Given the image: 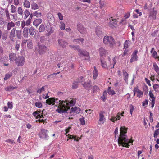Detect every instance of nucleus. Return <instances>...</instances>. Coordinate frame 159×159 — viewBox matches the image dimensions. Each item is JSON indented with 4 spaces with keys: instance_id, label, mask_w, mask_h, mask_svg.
I'll return each mask as SVG.
<instances>
[{
    "instance_id": "nucleus-38",
    "label": "nucleus",
    "mask_w": 159,
    "mask_h": 159,
    "mask_svg": "<svg viewBox=\"0 0 159 159\" xmlns=\"http://www.w3.org/2000/svg\"><path fill=\"white\" fill-rule=\"evenodd\" d=\"M101 65L102 67L106 68L107 67V65L106 61L103 59H101Z\"/></svg>"
},
{
    "instance_id": "nucleus-17",
    "label": "nucleus",
    "mask_w": 159,
    "mask_h": 159,
    "mask_svg": "<svg viewBox=\"0 0 159 159\" xmlns=\"http://www.w3.org/2000/svg\"><path fill=\"white\" fill-rule=\"evenodd\" d=\"M58 42L59 44L62 48H65L68 45V43L62 39H58Z\"/></svg>"
},
{
    "instance_id": "nucleus-58",
    "label": "nucleus",
    "mask_w": 159,
    "mask_h": 159,
    "mask_svg": "<svg viewBox=\"0 0 159 159\" xmlns=\"http://www.w3.org/2000/svg\"><path fill=\"white\" fill-rule=\"evenodd\" d=\"M80 122L81 125H83L85 124V121L84 118H80Z\"/></svg>"
},
{
    "instance_id": "nucleus-35",
    "label": "nucleus",
    "mask_w": 159,
    "mask_h": 159,
    "mask_svg": "<svg viewBox=\"0 0 159 159\" xmlns=\"http://www.w3.org/2000/svg\"><path fill=\"white\" fill-rule=\"evenodd\" d=\"M12 74L11 72L8 73L7 74H6L5 75V77L4 79L5 80H7L8 79L10 78L12 76Z\"/></svg>"
},
{
    "instance_id": "nucleus-2",
    "label": "nucleus",
    "mask_w": 159,
    "mask_h": 159,
    "mask_svg": "<svg viewBox=\"0 0 159 159\" xmlns=\"http://www.w3.org/2000/svg\"><path fill=\"white\" fill-rule=\"evenodd\" d=\"M127 129L125 127H121L120 129V135L118 139V143L119 146L129 148L130 145H132L133 141L128 139L126 134Z\"/></svg>"
},
{
    "instance_id": "nucleus-6",
    "label": "nucleus",
    "mask_w": 159,
    "mask_h": 159,
    "mask_svg": "<svg viewBox=\"0 0 159 159\" xmlns=\"http://www.w3.org/2000/svg\"><path fill=\"white\" fill-rule=\"evenodd\" d=\"M104 111H101L99 113V120L98 122L99 125H102L105 121L106 118L105 117Z\"/></svg>"
},
{
    "instance_id": "nucleus-25",
    "label": "nucleus",
    "mask_w": 159,
    "mask_h": 159,
    "mask_svg": "<svg viewBox=\"0 0 159 159\" xmlns=\"http://www.w3.org/2000/svg\"><path fill=\"white\" fill-rule=\"evenodd\" d=\"M80 112V109L79 108L77 107H72L71 110V112L78 114Z\"/></svg>"
},
{
    "instance_id": "nucleus-52",
    "label": "nucleus",
    "mask_w": 159,
    "mask_h": 159,
    "mask_svg": "<svg viewBox=\"0 0 159 159\" xmlns=\"http://www.w3.org/2000/svg\"><path fill=\"white\" fill-rule=\"evenodd\" d=\"M7 142L8 143L10 144H15V142L13 140L11 139H7L5 141Z\"/></svg>"
},
{
    "instance_id": "nucleus-13",
    "label": "nucleus",
    "mask_w": 159,
    "mask_h": 159,
    "mask_svg": "<svg viewBox=\"0 0 159 159\" xmlns=\"http://www.w3.org/2000/svg\"><path fill=\"white\" fill-rule=\"evenodd\" d=\"M112 17H111V18L107 19V21L109 23V25L111 27L115 26L117 23L116 20L112 19Z\"/></svg>"
},
{
    "instance_id": "nucleus-12",
    "label": "nucleus",
    "mask_w": 159,
    "mask_h": 159,
    "mask_svg": "<svg viewBox=\"0 0 159 159\" xmlns=\"http://www.w3.org/2000/svg\"><path fill=\"white\" fill-rule=\"evenodd\" d=\"M138 52L137 50H135L133 53L131 58L130 60V62L136 61L138 60V57L137 54Z\"/></svg>"
},
{
    "instance_id": "nucleus-48",
    "label": "nucleus",
    "mask_w": 159,
    "mask_h": 159,
    "mask_svg": "<svg viewBox=\"0 0 159 159\" xmlns=\"http://www.w3.org/2000/svg\"><path fill=\"white\" fill-rule=\"evenodd\" d=\"M27 46L28 48L31 49L33 47L32 43L31 41H28L27 42Z\"/></svg>"
},
{
    "instance_id": "nucleus-26",
    "label": "nucleus",
    "mask_w": 159,
    "mask_h": 159,
    "mask_svg": "<svg viewBox=\"0 0 159 159\" xmlns=\"http://www.w3.org/2000/svg\"><path fill=\"white\" fill-rule=\"evenodd\" d=\"M122 72L123 73L124 80H125L126 82H127L128 80V76L129 75L125 70H123Z\"/></svg>"
},
{
    "instance_id": "nucleus-7",
    "label": "nucleus",
    "mask_w": 159,
    "mask_h": 159,
    "mask_svg": "<svg viewBox=\"0 0 159 159\" xmlns=\"http://www.w3.org/2000/svg\"><path fill=\"white\" fill-rule=\"evenodd\" d=\"M25 59L23 56H20L17 58L15 63L18 66H21L25 63Z\"/></svg>"
},
{
    "instance_id": "nucleus-3",
    "label": "nucleus",
    "mask_w": 159,
    "mask_h": 159,
    "mask_svg": "<svg viewBox=\"0 0 159 159\" xmlns=\"http://www.w3.org/2000/svg\"><path fill=\"white\" fill-rule=\"evenodd\" d=\"M103 42L105 45L109 46L111 48H113L116 45L115 40L111 36H105L103 39Z\"/></svg>"
},
{
    "instance_id": "nucleus-54",
    "label": "nucleus",
    "mask_w": 159,
    "mask_h": 159,
    "mask_svg": "<svg viewBox=\"0 0 159 159\" xmlns=\"http://www.w3.org/2000/svg\"><path fill=\"white\" fill-rule=\"evenodd\" d=\"M8 108L10 109H12L13 108V105L12 102H9L7 103Z\"/></svg>"
},
{
    "instance_id": "nucleus-30",
    "label": "nucleus",
    "mask_w": 159,
    "mask_h": 159,
    "mask_svg": "<svg viewBox=\"0 0 159 159\" xmlns=\"http://www.w3.org/2000/svg\"><path fill=\"white\" fill-rule=\"evenodd\" d=\"M17 12L19 15L23 16V11L22 8L21 7H19L17 9Z\"/></svg>"
},
{
    "instance_id": "nucleus-41",
    "label": "nucleus",
    "mask_w": 159,
    "mask_h": 159,
    "mask_svg": "<svg viewBox=\"0 0 159 159\" xmlns=\"http://www.w3.org/2000/svg\"><path fill=\"white\" fill-rule=\"evenodd\" d=\"M35 106L38 108H41L42 107V104L40 102H37L35 103Z\"/></svg>"
},
{
    "instance_id": "nucleus-11",
    "label": "nucleus",
    "mask_w": 159,
    "mask_h": 159,
    "mask_svg": "<svg viewBox=\"0 0 159 159\" xmlns=\"http://www.w3.org/2000/svg\"><path fill=\"white\" fill-rule=\"evenodd\" d=\"M157 13V11L154 10V8L150 10L149 15V17L150 19L152 20H155L156 18Z\"/></svg>"
},
{
    "instance_id": "nucleus-55",
    "label": "nucleus",
    "mask_w": 159,
    "mask_h": 159,
    "mask_svg": "<svg viewBox=\"0 0 159 159\" xmlns=\"http://www.w3.org/2000/svg\"><path fill=\"white\" fill-rule=\"evenodd\" d=\"M71 129V127L70 126H69L68 127H66L65 128V131L66 132L65 135H66V136H67L66 134L69 133L70 130Z\"/></svg>"
},
{
    "instance_id": "nucleus-42",
    "label": "nucleus",
    "mask_w": 159,
    "mask_h": 159,
    "mask_svg": "<svg viewBox=\"0 0 159 159\" xmlns=\"http://www.w3.org/2000/svg\"><path fill=\"white\" fill-rule=\"evenodd\" d=\"M59 26L61 30H64L65 29V25L63 22H61L60 23Z\"/></svg>"
},
{
    "instance_id": "nucleus-15",
    "label": "nucleus",
    "mask_w": 159,
    "mask_h": 159,
    "mask_svg": "<svg viewBox=\"0 0 159 159\" xmlns=\"http://www.w3.org/2000/svg\"><path fill=\"white\" fill-rule=\"evenodd\" d=\"M99 52L101 56L105 57L107 53L106 50L102 47H101L99 49Z\"/></svg>"
},
{
    "instance_id": "nucleus-16",
    "label": "nucleus",
    "mask_w": 159,
    "mask_h": 159,
    "mask_svg": "<svg viewBox=\"0 0 159 159\" xmlns=\"http://www.w3.org/2000/svg\"><path fill=\"white\" fill-rule=\"evenodd\" d=\"M16 29L15 28H13L11 30L10 33V38L13 41L14 38L15 37V31Z\"/></svg>"
},
{
    "instance_id": "nucleus-64",
    "label": "nucleus",
    "mask_w": 159,
    "mask_h": 159,
    "mask_svg": "<svg viewBox=\"0 0 159 159\" xmlns=\"http://www.w3.org/2000/svg\"><path fill=\"white\" fill-rule=\"evenodd\" d=\"M145 80L147 83V84L149 86H151V84H150V81L149 80H148V79L146 78H145Z\"/></svg>"
},
{
    "instance_id": "nucleus-20",
    "label": "nucleus",
    "mask_w": 159,
    "mask_h": 159,
    "mask_svg": "<svg viewBox=\"0 0 159 159\" xmlns=\"http://www.w3.org/2000/svg\"><path fill=\"white\" fill-rule=\"evenodd\" d=\"M135 91L136 92L137 94V96L139 98H140L142 97L143 95V92L141 90H140L139 89L135 88Z\"/></svg>"
},
{
    "instance_id": "nucleus-32",
    "label": "nucleus",
    "mask_w": 159,
    "mask_h": 159,
    "mask_svg": "<svg viewBox=\"0 0 159 159\" xmlns=\"http://www.w3.org/2000/svg\"><path fill=\"white\" fill-rule=\"evenodd\" d=\"M31 8L32 10H35L39 8L38 5L34 2L31 5Z\"/></svg>"
},
{
    "instance_id": "nucleus-36",
    "label": "nucleus",
    "mask_w": 159,
    "mask_h": 159,
    "mask_svg": "<svg viewBox=\"0 0 159 159\" xmlns=\"http://www.w3.org/2000/svg\"><path fill=\"white\" fill-rule=\"evenodd\" d=\"M95 32L97 35H98L99 37L101 36L102 34V31L99 30L98 28V27L96 28Z\"/></svg>"
},
{
    "instance_id": "nucleus-61",
    "label": "nucleus",
    "mask_w": 159,
    "mask_h": 159,
    "mask_svg": "<svg viewBox=\"0 0 159 159\" xmlns=\"http://www.w3.org/2000/svg\"><path fill=\"white\" fill-rule=\"evenodd\" d=\"M152 57H153L156 58L157 57V54L155 51H154L152 54Z\"/></svg>"
},
{
    "instance_id": "nucleus-57",
    "label": "nucleus",
    "mask_w": 159,
    "mask_h": 159,
    "mask_svg": "<svg viewBox=\"0 0 159 159\" xmlns=\"http://www.w3.org/2000/svg\"><path fill=\"white\" fill-rule=\"evenodd\" d=\"M153 114L151 112H150V116H149V119L150 121L152 123L153 121V120L152 117Z\"/></svg>"
},
{
    "instance_id": "nucleus-62",
    "label": "nucleus",
    "mask_w": 159,
    "mask_h": 159,
    "mask_svg": "<svg viewBox=\"0 0 159 159\" xmlns=\"http://www.w3.org/2000/svg\"><path fill=\"white\" fill-rule=\"evenodd\" d=\"M130 12H128L125 14L124 17L125 18V19H127L129 18L130 17Z\"/></svg>"
},
{
    "instance_id": "nucleus-37",
    "label": "nucleus",
    "mask_w": 159,
    "mask_h": 159,
    "mask_svg": "<svg viewBox=\"0 0 159 159\" xmlns=\"http://www.w3.org/2000/svg\"><path fill=\"white\" fill-rule=\"evenodd\" d=\"M45 30V27L44 25L42 24L39 26V32H43Z\"/></svg>"
},
{
    "instance_id": "nucleus-24",
    "label": "nucleus",
    "mask_w": 159,
    "mask_h": 159,
    "mask_svg": "<svg viewBox=\"0 0 159 159\" xmlns=\"http://www.w3.org/2000/svg\"><path fill=\"white\" fill-rule=\"evenodd\" d=\"M9 59L11 61H16L17 59L16 54L13 53H10L9 55Z\"/></svg>"
},
{
    "instance_id": "nucleus-59",
    "label": "nucleus",
    "mask_w": 159,
    "mask_h": 159,
    "mask_svg": "<svg viewBox=\"0 0 159 159\" xmlns=\"http://www.w3.org/2000/svg\"><path fill=\"white\" fill-rule=\"evenodd\" d=\"M31 19H30V18H28L27 20L25 22V25L26 26H28L31 23Z\"/></svg>"
},
{
    "instance_id": "nucleus-31",
    "label": "nucleus",
    "mask_w": 159,
    "mask_h": 159,
    "mask_svg": "<svg viewBox=\"0 0 159 159\" xmlns=\"http://www.w3.org/2000/svg\"><path fill=\"white\" fill-rule=\"evenodd\" d=\"M93 77L94 79H96L98 75V71L96 69V67H94V70L93 71Z\"/></svg>"
},
{
    "instance_id": "nucleus-22",
    "label": "nucleus",
    "mask_w": 159,
    "mask_h": 159,
    "mask_svg": "<svg viewBox=\"0 0 159 159\" xmlns=\"http://www.w3.org/2000/svg\"><path fill=\"white\" fill-rule=\"evenodd\" d=\"M23 34L25 38H27L28 36V29L27 27L24 28L23 31Z\"/></svg>"
},
{
    "instance_id": "nucleus-44",
    "label": "nucleus",
    "mask_w": 159,
    "mask_h": 159,
    "mask_svg": "<svg viewBox=\"0 0 159 159\" xmlns=\"http://www.w3.org/2000/svg\"><path fill=\"white\" fill-rule=\"evenodd\" d=\"M11 12L14 13L16 11V8L13 5H11Z\"/></svg>"
},
{
    "instance_id": "nucleus-23",
    "label": "nucleus",
    "mask_w": 159,
    "mask_h": 159,
    "mask_svg": "<svg viewBox=\"0 0 159 159\" xmlns=\"http://www.w3.org/2000/svg\"><path fill=\"white\" fill-rule=\"evenodd\" d=\"M42 20L41 19H38L34 20L33 23V25L37 27L41 23Z\"/></svg>"
},
{
    "instance_id": "nucleus-19",
    "label": "nucleus",
    "mask_w": 159,
    "mask_h": 159,
    "mask_svg": "<svg viewBox=\"0 0 159 159\" xmlns=\"http://www.w3.org/2000/svg\"><path fill=\"white\" fill-rule=\"evenodd\" d=\"M90 82V81H89L87 82H85L84 84H82V85L84 87L88 90L90 89V87L91 86Z\"/></svg>"
},
{
    "instance_id": "nucleus-56",
    "label": "nucleus",
    "mask_w": 159,
    "mask_h": 159,
    "mask_svg": "<svg viewBox=\"0 0 159 159\" xmlns=\"http://www.w3.org/2000/svg\"><path fill=\"white\" fill-rule=\"evenodd\" d=\"M57 15L60 20H62L63 19V16L62 15L60 12L57 13Z\"/></svg>"
},
{
    "instance_id": "nucleus-27",
    "label": "nucleus",
    "mask_w": 159,
    "mask_h": 159,
    "mask_svg": "<svg viewBox=\"0 0 159 159\" xmlns=\"http://www.w3.org/2000/svg\"><path fill=\"white\" fill-rule=\"evenodd\" d=\"M154 70L159 76V67L156 63H153Z\"/></svg>"
},
{
    "instance_id": "nucleus-18",
    "label": "nucleus",
    "mask_w": 159,
    "mask_h": 159,
    "mask_svg": "<svg viewBox=\"0 0 159 159\" xmlns=\"http://www.w3.org/2000/svg\"><path fill=\"white\" fill-rule=\"evenodd\" d=\"M7 30L9 31L11 28L15 26V23L12 21L8 22L7 25Z\"/></svg>"
},
{
    "instance_id": "nucleus-28",
    "label": "nucleus",
    "mask_w": 159,
    "mask_h": 159,
    "mask_svg": "<svg viewBox=\"0 0 159 159\" xmlns=\"http://www.w3.org/2000/svg\"><path fill=\"white\" fill-rule=\"evenodd\" d=\"M84 41V39L83 38H80L76 39L73 40V42L75 43H82Z\"/></svg>"
},
{
    "instance_id": "nucleus-39",
    "label": "nucleus",
    "mask_w": 159,
    "mask_h": 159,
    "mask_svg": "<svg viewBox=\"0 0 159 159\" xmlns=\"http://www.w3.org/2000/svg\"><path fill=\"white\" fill-rule=\"evenodd\" d=\"M108 93L109 94L111 95H113L115 94V91L111 89V87H108Z\"/></svg>"
},
{
    "instance_id": "nucleus-21",
    "label": "nucleus",
    "mask_w": 159,
    "mask_h": 159,
    "mask_svg": "<svg viewBox=\"0 0 159 159\" xmlns=\"http://www.w3.org/2000/svg\"><path fill=\"white\" fill-rule=\"evenodd\" d=\"M17 87H14L12 85L7 86L5 88V90L6 91L10 92L13 91L14 89H16Z\"/></svg>"
},
{
    "instance_id": "nucleus-51",
    "label": "nucleus",
    "mask_w": 159,
    "mask_h": 159,
    "mask_svg": "<svg viewBox=\"0 0 159 159\" xmlns=\"http://www.w3.org/2000/svg\"><path fill=\"white\" fill-rule=\"evenodd\" d=\"M129 42L128 40H126L124 43V48H126L128 47V44Z\"/></svg>"
},
{
    "instance_id": "nucleus-50",
    "label": "nucleus",
    "mask_w": 159,
    "mask_h": 159,
    "mask_svg": "<svg viewBox=\"0 0 159 159\" xmlns=\"http://www.w3.org/2000/svg\"><path fill=\"white\" fill-rule=\"evenodd\" d=\"M153 88L156 91H157L159 90V85L158 84H155L153 86Z\"/></svg>"
},
{
    "instance_id": "nucleus-14",
    "label": "nucleus",
    "mask_w": 159,
    "mask_h": 159,
    "mask_svg": "<svg viewBox=\"0 0 159 159\" xmlns=\"http://www.w3.org/2000/svg\"><path fill=\"white\" fill-rule=\"evenodd\" d=\"M83 77H80L76 81L74 82L72 84V88L76 89L78 87V83H81L82 82V79H83Z\"/></svg>"
},
{
    "instance_id": "nucleus-33",
    "label": "nucleus",
    "mask_w": 159,
    "mask_h": 159,
    "mask_svg": "<svg viewBox=\"0 0 159 159\" xmlns=\"http://www.w3.org/2000/svg\"><path fill=\"white\" fill-rule=\"evenodd\" d=\"M29 33L31 36L34 35L35 33V29L32 26L29 29Z\"/></svg>"
},
{
    "instance_id": "nucleus-4",
    "label": "nucleus",
    "mask_w": 159,
    "mask_h": 159,
    "mask_svg": "<svg viewBox=\"0 0 159 159\" xmlns=\"http://www.w3.org/2000/svg\"><path fill=\"white\" fill-rule=\"evenodd\" d=\"M45 111L43 110L41 112L39 111H36L33 113V115L36 119H39V120L40 122H44L46 120L45 116V115L43 114V112Z\"/></svg>"
},
{
    "instance_id": "nucleus-60",
    "label": "nucleus",
    "mask_w": 159,
    "mask_h": 159,
    "mask_svg": "<svg viewBox=\"0 0 159 159\" xmlns=\"http://www.w3.org/2000/svg\"><path fill=\"white\" fill-rule=\"evenodd\" d=\"M20 44L18 43L17 42H16L15 45V48L16 50L18 51L19 50V48L20 46Z\"/></svg>"
},
{
    "instance_id": "nucleus-29",
    "label": "nucleus",
    "mask_w": 159,
    "mask_h": 159,
    "mask_svg": "<svg viewBox=\"0 0 159 159\" xmlns=\"http://www.w3.org/2000/svg\"><path fill=\"white\" fill-rule=\"evenodd\" d=\"M23 6L25 8H29L30 6L29 1L27 0H25L23 2Z\"/></svg>"
},
{
    "instance_id": "nucleus-47",
    "label": "nucleus",
    "mask_w": 159,
    "mask_h": 159,
    "mask_svg": "<svg viewBox=\"0 0 159 159\" xmlns=\"http://www.w3.org/2000/svg\"><path fill=\"white\" fill-rule=\"evenodd\" d=\"M99 90V89L98 87L97 86H94L93 88V93H95L98 91Z\"/></svg>"
},
{
    "instance_id": "nucleus-5",
    "label": "nucleus",
    "mask_w": 159,
    "mask_h": 159,
    "mask_svg": "<svg viewBox=\"0 0 159 159\" xmlns=\"http://www.w3.org/2000/svg\"><path fill=\"white\" fill-rule=\"evenodd\" d=\"M47 130L45 129H41L38 134L39 137L43 139L47 140L49 138V136L47 134Z\"/></svg>"
},
{
    "instance_id": "nucleus-34",
    "label": "nucleus",
    "mask_w": 159,
    "mask_h": 159,
    "mask_svg": "<svg viewBox=\"0 0 159 159\" xmlns=\"http://www.w3.org/2000/svg\"><path fill=\"white\" fill-rule=\"evenodd\" d=\"M24 19H26L28 17V16L30 15V12L28 10L26 9L24 11Z\"/></svg>"
},
{
    "instance_id": "nucleus-63",
    "label": "nucleus",
    "mask_w": 159,
    "mask_h": 159,
    "mask_svg": "<svg viewBox=\"0 0 159 159\" xmlns=\"http://www.w3.org/2000/svg\"><path fill=\"white\" fill-rule=\"evenodd\" d=\"M7 37V34L6 33L3 34L2 36V39L3 40H6Z\"/></svg>"
},
{
    "instance_id": "nucleus-1",
    "label": "nucleus",
    "mask_w": 159,
    "mask_h": 159,
    "mask_svg": "<svg viewBox=\"0 0 159 159\" xmlns=\"http://www.w3.org/2000/svg\"><path fill=\"white\" fill-rule=\"evenodd\" d=\"M75 99H72L70 100H59L57 99H55L53 98H50L46 100V102L49 105H53L55 103L58 105V108L56 111L60 114L67 112L69 109L70 107L73 106L75 103Z\"/></svg>"
},
{
    "instance_id": "nucleus-8",
    "label": "nucleus",
    "mask_w": 159,
    "mask_h": 159,
    "mask_svg": "<svg viewBox=\"0 0 159 159\" xmlns=\"http://www.w3.org/2000/svg\"><path fill=\"white\" fill-rule=\"evenodd\" d=\"M77 28L78 31L82 34L86 33V28H84L83 25L80 23H78L77 24Z\"/></svg>"
},
{
    "instance_id": "nucleus-45",
    "label": "nucleus",
    "mask_w": 159,
    "mask_h": 159,
    "mask_svg": "<svg viewBox=\"0 0 159 159\" xmlns=\"http://www.w3.org/2000/svg\"><path fill=\"white\" fill-rule=\"evenodd\" d=\"M45 87V86L42 87L41 88L38 89L37 90V92L39 93H41L42 92L44 91Z\"/></svg>"
},
{
    "instance_id": "nucleus-40",
    "label": "nucleus",
    "mask_w": 159,
    "mask_h": 159,
    "mask_svg": "<svg viewBox=\"0 0 159 159\" xmlns=\"http://www.w3.org/2000/svg\"><path fill=\"white\" fill-rule=\"evenodd\" d=\"M33 16H35L37 17H40L42 16V14L40 12L36 11L33 13Z\"/></svg>"
},
{
    "instance_id": "nucleus-10",
    "label": "nucleus",
    "mask_w": 159,
    "mask_h": 159,
    "mask_svg": "<svg viewBox=\"0 0 159 159\" xmlns=\"http://www.w3.org/2000/svg\"><path fill=\"white\" fill-rule=\"evenodd\" d=\"M38 52L41 55L44 53L47 50V47L44 45H41L39 46Z\"/></svg>"
},
{
    "instance_id": "nucleus-9",
    "label": "nucleus",
    "mask_w": 159,
    "mask_h": 159,
    "mask_svg": "<svg viewBox=\"0 0 159 159\" xmlns=\"http://www.w3.org/2000/svg\"><path fill=\"white\" fill-rule=\"evenodd\" d=\"M79 55L81 57L82 56H85L86 57L85 60H89L90 59V57L89 53L85 50H80L79 52Z\"/></svg>"
},
{
    "instance_id": "nucleus-43",
    "label": "nucleus",
    "mask_w": 159,
    "mask_h": 159,
    "mask_svg": "<svg viewBox=\"0 0 159 159\" xmlns=\"http://www.w3.org/2000/svg\"><path fill=\"white\" fill-rule=\"evenodd\" d=\"M21 30H16V35L17 38L19 39H21Z\"/></svg>"
},
{
    "instance_id": "nucleus-46",
    "label": "nucleus",
    "mask_w": 159,
    "mask_h": 159,
    "mask_svg": "<svg viewBox=\"0 0 159 159\" xmlns=\"http://www.w3.org/2000/svg\"><path fill=\"white\" fill-rule=\"evenodd\" d=\"M159 135V129L156 130L154 133V137L155 138L157 137V136Z\"/></svg>"
},
{
    "instance_id": "nucleus-49",
    "label": "nucleus",
    "mask_w": 159,
    "mask_h": 159,
    "mask_svg": "<svg viewBox=\"0 0 159 159\" xmlns=\"http://www.w3.org/2000/svg\"><path fill=\"white\" fill-rule=\"evenodd\" d=\"M80 139H81V138L79 137H76V136H73V135H72L71 139H73L74 140L78 142Z\"/></svg>"
},
{
    "instance_id": "nucleus-53",
    "label": "nucleus",
    "mask_w": 159,
    "mask_h": 159,
    "mask_svg": "<svg viewBox=\"0 0 159 159\" xmlns=\"http://www.w3.org/2000/svg\"><path fill=\"white\" fill-rule=\"evenodd\" d=\"M134 109V106L132 105H131L130 107V112L131 115L132 114V113L133 112Z\"/></svg>"
}]
</instances>
